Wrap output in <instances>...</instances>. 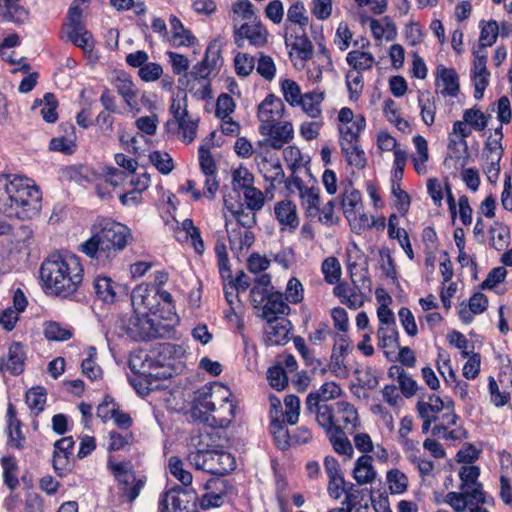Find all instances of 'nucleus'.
Wrapping results in <instances>:
<instances>
[{
    "instance_id": "20e7f679",
    "label": "nucleus",
    "mask_w": 512,
    "mask_h": 512,
    "mask_svg": "<svg viewBox=\"0 0 512 512\" xmlns=\"http://www.w3.org/2000/svg\"><path fill=\"white\" fill-rule=\"evenodd\" d=\"M90 233L79 251L102 266L110 264L133 239L128 226L106 217H97Z\"/></svg>"
},
{
    "instance_id": "8fccbe9b",
    "label": "nucleus",
    "mask_w": 512,
    "mask_h": 512,
    "mask_svg": "<svg viewBox=\"0 0 512 512\" xmlns=\"http://www.w3.org/2000/svg\"><path fill=\"white\" fill-rule=\"evenodd\" d=\"M324 96L322 93H306L298 104H300L303 110L312 118L320 116L321 109L319 107Z\"/></svg>"
},
{
    "instance_id": "0eeeda50",
    "label": "nucleus",
    "mask_w": 512,
    "mask_h": 512,
    "mask_svg": "<svg viewBox=\"0 0 512 512\" xmlns=\"http://www.w3.org/2000/svg\"><path fill=\"white\" fill-rule=\"evenodd\" d=\"M193 415L211 427H227L235 417V404L229 388L215 382L199 389L194 399Z\"/></svg>"
},
{
    "instance_id": "a19ab883",
    "label": "nucleus",
    "mask_w": 512,
    "mask_h": 512,
    "mask_svg": "<svg viewBox=\"0 0 512 512\" xmlns=\"http://www.w3.org/2000/svg\"><path fill=\"white\" fill-rule=\"evenodd\" d=\"M97 349L94 346H89L87 349V357L82 361V372L91 380H96L101 377L102 369L96 363Z\"/></svg>"
},
{
    "instance_id": "37998d69",
    "label": "nucleus",
    "mask_w": 512,
    "mask_h": 512,
    "mask_svg": "<svg viewBox=\"0 0 512 512\" xmlns=\"http://www.w3.org/2000/svg\"><path fill=\"white\" fill-rule=\"evenodd\" d=\"M44 335L50 341H66L73 336V332L70 328L51 321L44 324Z\"/></svg>"
},
{
    "instance_id": "473e14b6",
    "label": "nucleus",
    "mask_w": 512,
    "mask_h": 512,
    "mask_svg": "<svg viewBox=\"0 0 512 512\" xmlns=\"http://www.w3.org/2000/svg\"><path fill=\"white\" fill-rule=\"evenodd\" d=\"M306 410L315 414L317 423L325 430L326 433L335 429L334 405H328L326 403L317 404L316 406H313V408Z\"/></svg>"
},
{
    "instance_id": "f03ea898",
    "label": "nucleus",
    "mask_w": 512,
    "mask_h": 512,
    "mask_svg": "<svg viewBox=\"0 0 512 512\" xmlns=\"http://www.w3.org/2000/svg\"><path fill=\"white\" fill-rule=\"evenodd\" d=\"M99 167L89 169L86 165H74L68 168L65 176L80 184L97 182L96 190L100 198L109 196L110 191L101 187L104 181L112 187L129 185L134 190L142 192L150 184V174L144 167H138V162H116V167H108L98 162Z\"/></svg>"
},
{
    "instance_id": "6e6552de",
    "label": "nucleus",
    "mask_w": 512,
    "mask_h": 512,
    "mask_svg": "<svg viewBox=\"0 0 512 512\" xmlns=\"http://www.w3.org/2000/svg\"><path fill=\"white\" fill-rule=\"evenodd\" d=\"M480 469L474 465L462 466L459 470L461 480L460 492H449L446 502L455 512H464L472 505H482L489 502L483 491L482 484L478 481Z\"/></svg>"
},
{
    "instance_id": "680f3d73",
    "label": "nucleus",
    "mask_w": 512,
    "mask_h": 512,
    "mask_svg": "<svg viewBox=\"0 0 512 512\" xmlns=\"http://www.w3.org/2000/svg\"><path fill=\"white\" fill-rule=\"evenodd\" d=\"M396 372L397 382L402 395L406 398L413 397L417 392L416 381L404 369H396Z\"/></svg>"
},
{
    "instance_id": "13d9d810",
    "label": "nucleus",
    "mask_w": 512,
    "mask_h": 512,
    "mask_svg": "<svg viewBox=\"0 0 512 512\" xmlns=\"http://www.w3.org/2000/svg\"><path fill=\"white\" fill-rule=\"evenodd\" d=\"M321 270L325 281L329 284L338 282L341 277V265L336 257L326 258L322 263Z\"/></svg>"
},
{
    "instance_id": "58836bf2",
    "label": "nucleus",
    "mask_w": 512,
    "mask_h": 512,
    "mask_svg": "<svg viewBox=\"0 0 512 512\" xmlns=\"http://www.w3.org/2000/svg\"><path fill=\"white\" fill-rule=\"evenodd\" d=\"M8 445L13 448H20L24 440L20 427V422L15 418V410L11 404L8 406Z\"/></svg>"
},
{
    "instance_id": "864d4df0",
    "label": "nucleus",
    "mask_w": 512,
    "mask_h": 512,
    "mask_svg": "<svg viewBox=\"0 0 512 512\" xmlns=\"http://www.w3.org/2000/svg\"><path fill=\"white\" fill-rule=\"evenodd\" d=\"M254 184V176L247 169L240 166L232 173V187L234 191H243Z\"/></svg>"
},
{
    "instance_id": "a878e982",
    "label": "nucleus",
    "mask_w": 512,
    "mask_h": 512,
    "mask_svg": "<svg viewBox=\"0 0 512 512\" xmlns=\"http://www.w3.org/2000/svg\"><path fill=\"white\" fill-rule=\"evenodd\" d=\"M300 162H293L291 169L292 175L286 180V189L290 194H295L301 199L305 194L310 192L317 183L314 178L308 175V179L304 180L297 174Z\"/></svg>"
},
{
    "instance_id": "ddd939ff",
    "label": "nucleus",
    "mask_w": 512,
    "mask_h": 512,
    "mask_svg": "<svg viewBox=\"0 0 512 512\" xmlns=\"http://www.w3.org/2000/svg\"><path fill=\"white\" fill-rule=\"evenodd\" d=\"M274 214L282 231L294 233L298 229L300 218L297 206L293 201L284 199L276 202L274 205Z\"/></svg>"
},
{
    "instance_id": "c9c22d12",
    "label": "nucleus",
    "mask_w": 512,
    "mask_h": 512,
    "mask_svg": "<svg viewBox=\"0 0 512 512\" xmlns=\"http://www.w3.org/2000/svg\"><path fill=\"white\" fill-rule=\"evenodd\" d=\"M38 106H42L40 113L43 120L47 123H54L58 119L57 107L58 101L54 94L46 93L40 100H35L32 108L35 109Z\"/></svg>"
},
{
    "instance_id": "e433bc0d",
    "label": "nucleus",
    "mask_w": 512,
    "mask_h": 512,
    "mask_svg": "<svg viewBox=\"0 0 512 512\" xmlns=\"http://www.w3.org/2000/svg\"><path fill=\"white\" fill-rule=\"evenodd\" d=\"M335 452L338 454L346 455L349 458L353 455V447L344 431L338 428L332 429L326 433Z\"/></svg>"
},
{
    "instance_id": "4be33fe9",
    "label": "nucleus",
    "mask_w": 512,
    "mask_h": 512,
    "mask_svg": "<svg viewBox=\"0 0 512 512\" xmlns=\"http://www.w3.org/2000/svg\"><path fill=\"white\" fill-rule=\"evenodd\" d=\"M287 303L288 302L284 299L281 292L271 293L266 297V302L262 307L263 319L266 321L272 319H285L284 317H279V315L283 316L290 313V307Z\"/></svg>"
},
{
    "instance_id": "de8ad7c7",
    "label": "nucleus",
    "mask_w": 512,
    "mask_h": 512,
    "mask_svg": "<svg viewBox=\"0 0 512 512\" xmlns=\"http://www.w3.org/2000/svg\"><path fill=\"white\" fill-rule=\"evenodd\" d=\"M499 35V26L496 21H489L481 28L479 37V48L477 50L484 51L486 47L492 46Z\"/></svg>"
},
{
    "instance_id": "f704fd0d",
    "label": "nucleus",
    "mask_w": 512,
    "mask_h": 512,
    "mask_svg": "<svg viewBox=\"0 0 512 512\" xmlns=\"http://www.w3.org/2000/svg\"><path fill=\"white\" fill-rule=\"evenodd\" d=\"M490 245L497 251H502L510 244V229L507 225L495 222L490 230Z\"/></svg>"
},
{
    "instance_id": "774afa93",
    "label": "nucleus",
    "mask_w": 512,
    "mask_h": 512,
    "mask_svg": "<svg viewBox=\"0 0 512 512\" xmlns=\"http://www.w3.org/2000/svg\"><path fill=\"white\" fill-rule=\"evenodd\" d=\"M267 379L269 384L277 390H283L288 383L285 370L282 366L279 365H275L268 369Z\"/></svg>"
},
{
    "instance_id": "2eb2a0df",
    "label": "nucleus",
    "mask_w": 512,
    "mask_h": 512,
    "mask_svg": "<svg viewBox=\"0 0 512 512\" xmlns=\"http://www.w3.org/2000/svg\"><path fill=\"white\" fill-rule=\"evenodd\" d=\"M203 488L205 493L200 499V506L203 509L220 507L224 503L226 493V482L219 478L208 480Z\"/></svg>"
},
{
    "instance_id": "5fc2aeb1",
    "label": "nucleus",
    "mask_w": 512,
    "mask_h": 512,
    "mask_svg": "<svg viewBox=\"0 0 512 512\" xmlns=\"http://www.w3.org/2000/svg\"><path fill=\"white\" fill-rule=\"evenodd\" d=\"M246 209L257 212L261 210L265 203V197L261 190L257 189L253 186L242 191Z\"/></svg>"
},
{
    "instance_id": "aec40b11",
    "label": "nucleus",
    "mask_w": 512,
    "mask_h": 512,
    "mask_svg": "<svg viewBox=\"0 0 512 512\" xmlns=\"http://www.w3.org/2000/svg\"><path fill=\"white\" fill-rule=\"evenodd\" d=\"M93 290L99 300L112 304L117 300L121 286L108 276L98 275L93 280Z\"/></svg>"
},
{
    "instance_id": "9b49d317",
    "label": "nucleus",
    "mask_w": 512,
    "mask_h": 512,
    "mask_svg": "<svg viewBox=\"0 0 512 512\" xmlns=\"http://www.w3.org/2000/svg\"><path fill=\"white\" fill-rule=\"evenodd\" d=\"M233 36L238 48H243L245 40L255 47H262L267 43L268 32L260 21H254L239 27L234 25Z\"/></svg>"
},
{
    "instance_id": "9d476101",
    "label": "nucleus",
    "mask_w": 512,
    "mask_h": 512,
    "mask_svg": "<svg viewBox=\"0 0 512 512\" xmlns=\"http://www.w3.org/2000/svg\"><path fill=\"white\" fill-rule=\"evenodd\" d=\"M109 466L118 482L121 497L128 502H133L145 485L143 478H136L134 472L127 463L109 462Z\"/></svg>"
},
{
    "instance_id": "bb28decb",
    "label": "nucleus",
    "mask_w": 512,
    "mask_h": 512,
    "mask_svg": "<svg viewBox=\"0 0 512 512\" xmlns=\"http://www.w3.org/2000/svg\"><path fill=\"white\" fill-rule=\"evenodd\" d=\"M185 494L180 488L167 491L159 501L160 511L189 512V501L184 499Z\"/></svg>"
},
{
    "instance_id": "7ed1b4c3",
    "label": "nucleus",
    "mask_w": 512,
    "mask_h": 512,
    "mask_svg": "<svg viewBox=\"0 0 512 512\" xmlns=\"http://www.w3.org/2000/svg\"><path fill=\"white\" fill-rule=\"evenodd\" d=\"M174 345L162 343L150 351L138 350L129 357V368L134 373L130 383L140 396L163 388V381L171 377L170 358Z\"/></svg>"
},
{
    "instance_id": "3c124183",
    "label": "nucleus",
    "mask_w": 512,
    "mask_h": 512,
    "mask_svg": "<svg viewBox=\"0 0 512 512\" xmlns=\"http://www.w3.org/2000/svg\"><path fill=\"white\" fill-rule=\"evenodd\" d=\"M387 482L392 494H402L407 490L408 478L398 469H391L387 472Z\"/></svg>"
},
{
    "instance_id": "412c9836",
    "label": "nucleus",
    "mask_w": 512,
    "mask_h": 512,
    "mask_svg": "<svg viewBox=\"0 0 512 512\" xmlns=\"http://www.w3.org/2000/svg\"><path fill=\"white\" fill-rule=\"evenodd\" d=\"M436 86L443 96L456 97L459 93V77L453 68L437 67Z\"/></svg>"
},
{
    "instance_id": "cd10ccee",
    "label": "nucleus",
    "mask_w": 512,
    "mask_h": 512,
    "mask_svg": "<svg viewBox=\"0 0 512 512\" xmlns=\"http://www.w3.org/2000/svg\"><path fill=\"white\" fill-rule=\"evenodd\" d=\"M20 0H0V17L16 24L23 23L28 18V11L19 4Z\"/></svg>"
},
{
    "instance_id": "c85d7f7f",
    "label": "nucleus",
    "mask_w": 512,
    "mask_h": 512,
    "mask_svg": "<svg viewBox=\"0 0 512 512\" xmlns=\"http://www.w3.org/2000/svg\"><path fill=\"white\" fill-rule=\"evenodd\" d=\"M175 127H177V137L182 142L191 143L196 137L198 121L187 117L178 122L167 121L165 124V129L168 133Z\"/></svg>"
},
{
    "instance_id": "69168bd1",
    "label": "nucleus",
    "mask_w": 512,
    "mask_h": 512,
    "mask_svg": "<svg viewBox=\"0 0 512 512\" xmlns=\"http://www.w3.org/2000/svg\"><path fill=\"white\" fill-rule=\"evenodd\" d=\"M237 75L246 77L255 67V59L247 53H238L234 58Z\"/></svg>"
},
{
    "instance_id": "393cba45",
    "label": "nucleus",
    "mask_w": 512,
    "mask_h": 512,
    "mask_svg": "<svg viewBox=\"0 0 512 512\" xmlns=\"http://www.w3.org/2000/svg\"><path fill=\"white\" fill-rule=\"evenodd\" d=\"M341 388L335 382H325L319 389L308 394L305 402V408L311 409L317 404L326 403L329 400L335 399L341 395Z\"/></svg>"
},
{
    "instance_id": "338daca9",
    "label": "nucleus",
    "mask_w": 512,
    "mask_h": 512,
    "mask_svg": "<svg viewBox=\"0 0 512 512\" xmlns=\"http://www.w3.org/2000/svg\"><path fill=\"white\" fill-rule=\"evenodd\" d=\"M306 10L302 2H295L292 4L287 11V20L293 24H297L300 27L308 25L309 18L305 14Z\"/></svg>"
},
{
    "instance_id": "c03bdc74",
    "label": "nucleus",
    "mask_w": 512,
    "mask_h": 512,
    "mask_svg": "<svg viewBox=\"0 0 512 512\" xmlns=\"http://www.w3.org/2000/svg\"><path fill=\"white\" fill-rule=\"evenodd\" d=\"M261 134L267 135L271 138H277L283 142H288L293 137V127L290 122H275L272 128H263L260 130Z\"/></svg>"
},
{
    "instance_id": "423d86ee",
    "label": "nucleus",
    "mask_w": 512,
    "mask_h": 512,
    "mask_svg": "<svg viewBox=\"0 0 512 512\" xmlns=\"http://www.w3.org/2000/svg\"><path fill=\"white\" fill-rule=\"evenodd\" d=\"M41 280L53 295L69 297L81 286L84 269L80 258L71 252H57L41 265Z\"/></svg>"
},
{
    "instance_id": "f3484780",
    "label": "nucleus",
    "mask_w": 512,
    "mask_h": 512,
    "mask_svg": "<svg viewBox=\"0 0 512 512\" xmlns=\"http://www.w3.org/2000/svg\"><path fill=\"white\" fill-rule=\"evenodd\" d=\"M335 428L353 431L359 424L358 412L354 405L346 401L334 404Z\"/></svg>"
},
{
    "instance_id": "dca6fc26",
    "label": "nucleus",
    "mask_w": 512,
    "mask_h": 512,
    "mask_svg": "<svg viewBox=\"0 0 512 512\" xmlns=\"http://www.w3.org/2000/svg\"><path fill=\"white\" fill-rule=\"evenodd\" d=\"M224 216L231 249L235 251L249 249L255 239L253 232L249 229L235 227L226 212L224 213Z\"/></svg>"
},
{
    "instance_id": "5701e85b",
    "label": "nucleus",
    "mask_w": 512,
    "mask_h": 512,
    "mask_svg": "<svg viewBox=\"0 0 512 512\" xmlns=\"http://www.w3.org/2000/svg\"><path fill=\"white\" fill-rule=\"evenodd\" d=\"M26 355L22 344L15 342L8 349L7 358L0 361V370H7L13 375L23 372Z\"/></svg>"
},
{
    "instance_id": "7c9ffc66",
    "label": "nucleus",
    "mask_w": 512,
    "mask_h": 512,
    "mask_svg": "<svg viewBox=\"0 0 512 512\" xmlns=\"http://www.w3.org/2000/svg\"><path fill=\"white\" fill-rule=\"evenodd\" d=\"M68 39L84 51H91L93 48L92 34L85 29L81 23H74L68 26Z\"/></svg>"
},
{
    "instance_id": "6e6d98bb",
    "label": "nucleus",
    "mask_w": 512,
    "mask_h": 512,
    "mask_svg": "<svg viewBox=\"0 0 512 512\" xmlns=\"http://www.w3.org/2000/svg\"><path fill=\"white\" fill-rule=\"evenodd\" d=\"M283 297L290 304H299L302 302L304 298V287L296 277H292L288 280Z\"/></svg>"
},
{
    "instance_id": "e2e57ef3",
    "label": "nucleus",
    "mask_w": 512,
    "mask_h": 512,
    "mask_svg": "<svg viewBox=\"0 0 512 512\" xmlns=\"http://www.w3.org/2000/svg\"><path fill=\"white\" fill-rule=\"evenodd\" d=\"M115 85L118 93L124 98L127 105L132 107L136 99L132 81L125 76H118Z\"/></svg>"
},
{
    "instance_id": "a18cd8bd",
    "label": "nucleus",
    "mask_w": 512,
    "mask_h": 512,
    "mask_svg": "<svg viewBox=\"0 0 512 512\" xmlns=\"http://www.w3.org/2000/svg\"><path fill=\"white\" fill-rule=\"evenodd\" d=\"M169 473L181 482L184 486H189L192 483V474L184 469V464L179 457L172 456L168 460Z\"/></svg>"
},
{
    "instance_id": "052dcab7",
    "label": "nucleus",
    "mask_w": 512,
    "mask_h": 512,
    "mask_svg": "<svg viewBox=\"0 0 512 512\" xmlns=\"http://www.w3.org/2000/svg\"><path fill=\"white\" fill-rule=\"evenodd\" d=\"M437 368L444 381L452 385V382H456V373L451 366L450 356L445 352H439L437 357Z\"/></svg>"
},
{
    "instance_id": "c756f323",
    "label": "nucleus",
    "mask_w": 512,
    "mask_h": 512,
    "mask_svg": "<svg viewBox=\"0 0 512 512\" xmlns=\"http://www.w3.org/2000/svg\"><path fill=\"white\" fill-rule=\"evenodd\" d=\"M388 236L391 239H397L408 258L414 259L409 236L405 229L398 227V217L395 214H392L388 220Z\"/></svg>"
},
{
    "instance_id": "1a4fd4ad",
    "label": "nucleus",
    "mask_w": 512,
    "mask_h": 512,
    "mask_svg": "<svg viewBox=\"0 0 512 512\" xmlns=\"http://www.w3.org/2000/svg\"><path fill=\"white\" fill-rule=\"evenodd\" d=\"M204 437L203 434L198 436L199 441L196 443V438L192 439V444L195 450L190 451L187 455L189 463L197 470H202L213 475H223L235 469L234 457L222 450H210L201 446L200 439Z\"/></svg>"
},
{
    "instance_id": "2f4dec72",
    "label": "nucleus",
    "mask_w": 512,
    "mask_h": 512,
    "mask_svg": "<svg viewBox=\"0 0 512 512\" xmlns=\"http://www.w3.org/2000/svg\"><path fill=\"white\" fill-rule=\"evenodd\" d=\"M342 207L346 219L351 218L363 208L361 193L350 184L345 187L343 192Z\"/></svg>"
},
{
    "instance_id": "0e129e2a",
    "label": "nucleus",
    "mask_w": 512,
    "mask_h": 512,
    "mask_svg": "<svg viewBox=\"0 0 512 512\" xmlns=\"http://www.w3.org/2000/svg\"><path fill=\"white\" fill-rule=\"evenodd\" d=\"M347 220L352 230L356 233H361L363 230L377 225L374 217L365 213H361V211L356 212L353 216H351V218H348Z\"/></svg>"
},
{
    "instance_id": "4d7b16f0",
    "label": "nucleus",
    "mask_w": 512,
    "mask_h": 512,
    "mask_svg": "<svg viewBox=\"0 0 512 512\" xmlns=\"http://www.w3.org/2000/svg\"><path fill=\"white\" fill-rule=\"evenodd\" d=\"M301 206L305 210L307 216L314 217L320 212L319 203V187L316 185L313 189L305 194L301 199Z\"/></svg>"
},
{
    "instance_id": "79ce46f5",
    "label": "nucleus",
    "mask_w": 512,
    "mask_h": 512,
    "mask_svg": "<svg viewBox=\"0 0 512 512\" xmlns=\"http://www.w3.org/2000/svg\"><path fill=\"white\" fill-rule=\"evenodd\" d=\"M347 63L353 67L356 72L370 69L375 61L372 54L361 51H350L346 57Z\"/></svg>"
},
{
    "instance_id": "4c0bfd02",
    "label": "nucleus",
    "mask_w": 512,
    "mask_h": 512,
    "mask_svg": "<svg viewBox=\"0 0 512 512\" xmlns=\"http://www.w3.org/2000/svg\"><path fill=\"white\" fill-rule=\"evenodd\" d=\"M349 512H368V502L364 500L363 496L358 490L355 489L353 483L349 484V490L346 491V496L342 502Z\"/></svg>"
},
{
    "instance_id": "603ef678",
    "label": "nucleus",
    "mask_w": 512,
    "mask_h": 512,
    "mask_svg": "<svg viewBox=\"0 0 512 512\" xmlns=\"http://www.w3.org/2000/svg\"><path fill=\"white\" fill-rule=\"evenodd\" d=\"M474 62H473V77L474 81L483 80L489 81L490 72L487 70V54L485 51L475 50L473 51Z\"/></svg>"
},
{
    "instance_id": "39448f33",
    "label": "nucleus",
    "mask_w": 512,
    "mask_h": 512,
    "mask_svg": "<svg viewBox=\"0 0 512 512\" xmlns=\"http://www.w3.org/2000/svg\"><path fill=\"white\" fill-rule=\"evenodd\" d=\"M42 194L34 180L0 174V213L10 218L29 219L41 208Z\"/></svg>"
},
{
    "instance_id": "6ab92c4d",
    "label": "nucleus",
    "mask_w": 512,
    "mask_h": 512,
    "mask_svg": "<svg viewBox=\"0 0 512 512\" xmlns=\"http://www.w3.org/2000/svg\"><path fill=\"white\" fill-rule=\"evenodd\" d=\"M225 210L230 213L229 218H233L235 227L249 229L256 223L255 212L244 208L240 202H233L229 198H224Z\"/></svg>"
},
{
    "instance_id": "09e8293b",
    "label": "nucleus",
    "mask_w": 512,
    "mask_h": 512,
    "mask_svg": "<svg viewBox=\"0 0 512 512\" xmlns=\"http://www.w3.org/2000/svg\"><path fill=\"white\" fill-rule=\"evenodd\" d=\"M437 420L439 421V423L436 424L432 428L433 436H441L442 431H444V429L456 425L458 417L454 412V403L453 402H452V406L450 408H445L440 413V415L437 416Z\"/></svg>"
},
{
    "instance_id": "f257e3e1",
    "label": "nucleus",
    "mask_w": 512,
    "mask_h": 512,
    "mask_svg": "<svg viewBox=\"0 0 512 512\" xmlns=\"http://www.w3.org/2000/svg\"><path fill=\"white\" fill-rule=\"evenodd\" d=\"M134 315L126 322L120 320L119 335L132 340H150L162 338L178 321L173 308V298L168 292L151 283L137 285L131 293Z\"/></svg>"
},
{
    "instance_id": "4468645a",
    "label": "nucleus",
    "mask_w": 512,
    "mask_h": 512,
    "mask_svg": "<svg viewBox=\"0 0 512 512\" xmlns=\"http://www.w3.org/2000/svg\"><path fill=\"white\" fill-rule=\"evenodd\" d=\"M291 322L286 319L267 320L264 326V339L268 345H285L290 339Z\"/></svg>"
},
{
    "instance_id": "b1692460",
    "label": "nucleus",
    "mask_w": 512,
    "mask_h": 512,
    "mask_svg": "<svg viewBox=\"0 0 512 512\" xmlns=\"http://www.w3.org/2000/svg\"><path fill=\"white\" fill-rule=\"evenodd\" d=\"M352 477L359 485L372 484L375 481L377 471L370 455H362L355 461Z\"/></svg>"
},
{
    "instance_id": "49530a36",
    "label": "nucleus",
    "mask_w": 512,
    "mask_h": 512,
    "mask_svg": "<svg viewBox=\"0 0 512 512\" xmlns=\"http://www.w3.org/2000/svg\"><path fill=\"white\" fill-rule=\"evenodd\" d=\"M292 49L295 50L298 56L308 61L313 57V44L303 31L301 34L294 36V41L290 44Z\"/></svg>"
},
{
    "instance_id": "f8f14e48",
    "label": "nucleus",
    "mask_w": 512,
    "mask_h": 512,
    "mask_svg": "<svg viewBox=\"0 0 512 512\" xmlns=\"http://www.w3.org/2000/svg\"><path fill=\"white\" fill-rule=\"evenodd\" d=\"M283 101L274 94H269L258 106L259 130L272 128V124L279 121L284 113Z\"/></svg>"
},
{
    "instance_id": "bf43d9fd",
    "label": "nucleus",
    "mask_w": 512,
    "mask_h": 512,
    "mask_svg": "<svg viewBox=\"0 0 512 512\" xmlns=\"http://www.w3.org/2000/svg\"><path fill=\"white\" fill-rule=\"evenodd\" d=\"M448 155L445 160H468L471 155L467 151L466 141L462 138L456 139L450 137L448 145Z\"/></svg>"
},
{
    "instance_id": "72a5a7b5",
    "label": "nucleus",
    "mask_w": 512,
    "mask_h": 512,
    "mask_svg": "<svg viewBox=\"0 0 512 512\" xmlns=\"http://www.w3.org/2000/svg\"><path fill=\"white\" fill-rule=\"evenodd\" d=\"M270 432L279 449L286 450L292 445V435L289 433L284 421L277 416H272Z\"/></svg>"
},
{
    "instance_id": "a211bd4d",
    "label": "nucleus",
    "mask_w": 512,
    "mask_h": 512,
    "mask_svg": "<svg viewBox=\"0 0 512 512\" xmlns=\"http://www.w3.org/2000/svg\"><path fill=\"white\" fill-rule=\"evenodd\" d=\"M452 406V400L450 398L442 399L436 394H430L426 399H421L417 403V412L420 418H434L445 409Z\"/></svg>"
},
{
    "instance_id": "ea45409f",
    "label": "nucleus",
    "mask_w": 512,
    "mask_h": 512,
    "mask_svg": "<svg viewBox=\"0 0 512 512\" xmlns=\"http://www.w3.org/2000/svg\"><path fill=\"white\" fill-rule=\"evenodd\" d=\"M377 338L380 348L394 350L398 346V331L396 324L379 326Z\"/></svg>"
}]
</instances>
